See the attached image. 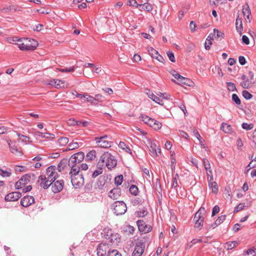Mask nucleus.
I'll return each mask as SVG.
<instances>
[{"instance_id":"obj_8","label":"nucleus","mask_w":256,"mask_h":256,"mask_svg":"<svg viewBox=\"0 0 256 256\" xmlns=\"http://www.w3.org/2000/svg\"><path fill=\"white\" fill-rule=\"evenodd\" d=\"M104 236L108 242L112 243L118 244L120 241V234L118 233L113 232L112 230H108L105 232Z\"/></svg>"},{"instance_id":"obj_19","label":"nucleus","mask_w":256,"mask_h":256,"mask_svg":"<svg viewBox=\"0 0 256 256\" xmlns=\"http://www.w3.org/2000/svg\"><path fill=\"white\" fill-rule=\"evenodd\" d=\"M194 135L196 138L198 140L200 145L206 150L208 148L205 144L204 140L201 137L198 131L194 128L193 130Z\"/></svg>"},{"instance_id":"obj_40","label":"nucleus","mask_w":256,"mask_h":256,"mask_svg":"<svg viewBox=\"0 0 256 256\" xmlns=\"http://www.w3.org/2000/svg\"><path fill=\"white\" fill-rule=\"evenodd\" d=\"M130 193L134 196H137L138 194V189L135 185H132L129 189Z\"/></svg>"},{"instance_id":"obj_52","label":"nucleus","mask_w":256,"mask_h":256,"mask_svg":"<svg viewBox=\"0 0 256 256\" xmlns=\"http://www.w3.org/2000/svg\"><path fill=\"white\" fill-rule=\"evenodd\" d=\"M130 202H131V204L134 206H136L138 204H141L142 199L140 198H134L131 199Z\"/></svg>"},{"instance_id":"obj_42","label":"nucleus","mask_w":256,"mask_h":256,"mask_svg":"<svg viewBox=\"0 0 256 256\" xmlns=\"http://www.w3.org/2000/svg\"><path fill=\"white\" fill-rule=\"evenodd\" d=\"M123 182L122 175H118L114 178V184L116 186H120Z\"/></svg>"},{"instance_id":"obj_57","label":"nucleus","mask_w":256,"mask_h":256,"mask_svg":"<svg viewBox=\"0 0 256 256\" xmlns=\"http://www.w3.org/2000/svg\"><path fill=\"white\" fill-rule=\"evenodd\" d=\"M136 213L138 217H144L148 214V212L146 209H142L137 211Z\"/></svg>"},{"instance_id":"obj_53","label":"nucleus","mask_w":256,"mask_h":256,"mask_svg":"<svg viewBox=\"0 0 256 256\" xmlns=\"http://www.w3.org/2000/svg\"><path fill=\"white\" fill-rule=\"evenodd\" d=\"M232 100L237 105H240L241 104V101L238 96L234 94H232Z\"/></svg>"},{"instance_id":"obj_37","label":"nucleus","mask_w":256,"mask_h":256,"mask_svg":"<svg viewBox=\"0 0 256 256\" xmlns=\"http://www.w3.org/2000/svg\"><path fill=\"white\" fill-rule=\"evenodd\" d=\"M83 98H86V102H90L92 104L96 105V100L94 99V97L89 96L87 94H84Z\"/></svg>"},{"instance_id":"obj_11","label":"nucleus","mask_w":256,"mask_h":256,"mask_svg":"<svg viewBox=\"0 0 256 256\" xmlns=\"http://www.w3.org/2000/svg\"><path fill=\"white\" fill-rule=\"evenodd\" d=\"M136 224L138 230L144 234L148 233L150 232L152 230V226L146 224L143 220H138L136 222Z\"/></svg>"},{"instance_id":"obj_26","label":"nucleus","mask_w":256,"mask_h":256,"mask_svg":"<svg viewBox=\"0 0 256 256\" xmlns=\"http://www.w3.org/2000/svg\"><path fill=\"white\" fill-rule=\"evenodd\" d=\"M96 152L94 150L90 151L86 156V160L87 162L92 161L96 158Z\"/></svg>"},{"instance_id":"obj_24","label":"nucleus","mask_w":256,"mask_h":256,"mask_svg":"<svg viewBox=\"0 0 256 256\" xmlns=\"http://www.w3.org/2000/svg\"><path fill=\"white\" fill-rule=\"evenodd\" d=\"M106 246L100 244L97 248L98 256H107L108 253L105 250Z\"/></svg>"},{"instance_id":"obj_23","label":"nucleus","mask_w":256,"mask_h":256,"mask_svg":"<svg viewBox=\"0 0 256 256\" xmlns=\"http://www.w3.org/2000/svg\"><path fill=\"white\" fill-rule=\"evenodd\" d=\"M220 128L226 134H231L233 132L232 126L225 122L222 123Z\"/></svg>"},{"instance_id":"obj_47","label":"nucleus","mask_w":256,"mask_h":256,"mask_svg":"<svg viewBox=\"0 0 256 256\" xmlns=\"http://www.w3.org/2000/svg\"><path fill=\"white\" fill-rule=\"evenodd\" d=\"M20 180H22V182L25 183V185H26L30 182L31 176L28 174H26L21 178Z\"/></svg>"},{"instance_id":"obj_2","label":"nucleus","mask_w":256,"mask_h":256,"mask_svg":"<svg viewBox=\"0 0 256 256\" xmlns=\"http://www.w3.org/2000/svg\"><path fill=\"white\" fill-rule=\"evenodd\" d=\"M16 42V44L22 51H34L38 46L37 41L32 38H21Z\"/></svg>"},{"instance_id":"obj_29","label":"nucleus","mask_w":256,"mask_h":256,"mask_svg":"<svg viewBox=\"0 0 256 256\" xmlns=\"http://www.w3.org/2000/svg\"><path fill=\"white\" fill-rule=\"evenodd\" d=\"M213 39H214L213 34H210L208 36L206 40V41L205 42V44H204V47L206 50H208L210 49V46L212 44V40H213Z\"/></svg>"},{"instance_id":"obj_58","label":"nucleus","mask_w":256,"mask_h":256,"mask_svg":"<svg viewBox=\"0 0 256 256\" xmlns=\"http://www.w3.org/2000/svg\"><path fill=\"white\" fill-rule=\"evenodd\" d=\"M140 4L137 2V1H127L126 5L138 8L140 10Z\"/></svg>"},{"instance_id":"obj_38","label":"nucleus","mask_w":256,"mask_h":256,"mask_svg":"<svg viewBox=\"0 0 256 256\" xmlns=\"http://www.w3.org/2000/svg\"><path fill=\"white\" fill-rule=\"evenodd\" d=\"M214 34L213 36H214L215 38H220V40L223 38L224 37V33L218 30L216 28L214 29Z\"/></svg>"},{"instance_id":"obj_49","label":"nucleus","mask_w":256,"mask_h":256,"mask_svg":"<svg viewBox=\"0 0 256 256\" xmlns=\"http://www.w3.org/2000/svg\"><path fill=\"white\" fill-rule=\"evenodd\" d=\"M176 160L175 157L173 156V154L171 155V169L174 172V170L176 169Z\"/></svg>"},{"instance_id":"obj_45","label":"nucleus","mask_w":256,"mask_h":256,"mask_svg":"<svg viewBox=\"0 0 256 256\" xmlns=\"http://www.w3.org/2000/svg\"><path fill=\"white\" fill-rule=\"evenodd\" d=\"M94 99L96 100V105H97L98 102H102L105 100L104 97L100 94H96L94 96Z\"/></svg>"},{"instance_id":"obj_30","label":"nucleus","mask_w":256,"mask_h":256,"mask_svg":"<svg viewBox=\"0 0 256 256\" xmlns=\"http://www.w3.org/2000/svg\"><path fill=\"white\" fill-rule=\"evenodd\" d=\"M148 97L155 102L160 105L163 104V100L160 98L155 96L152 92H150L148 94Z\"/></svg>"},{"instance_id":"obj_21","label":"nucleus","mask_w":256,"mask_h":256,"mask_svg":"<svg viewBox=\"0 0 256 256\" xmlns=\"http://www.w3.org/2000/svg\"><path fill=\"white\" fill-rule=\"evenodd\" d=\"M49 84L57 88H62L64 86V83L62 80H52Z\"/></svg>"},{"instance_id":"obj_16","label":"nucleus","mask_w":256,"mask_h":256,"mask_svg":"<svg viewBox=\"0 0 256 256\" xmlns=\"http://www.w3.org/2000/svg\"><path fill=\"white\" fill-rule=\"evenodd\" d=\"M75 157L76 156H72L68 161V165L70 167V170H72L73 168L80 169V163H78V160Z\"/></svg>"},{"instance_id":"obj_54","label":"nucleus","mask_w":256,"mask_h":256,"mask_svg":"<svg viewBox=\"0 0 256 256\" xmlns=\"http://www.w3.org/2000/svg\"><path fill=\"white\" fill-rule=\"evenodd\" d=\"M79 146L78 144L76 142H72L69 144L67 148L68 150H72L78 148Z\"/></svg>"},{"instance_id":"obj_32","label":"nucleus","mask_w":256,"mask_h":256,"mask_svg":"<svg viewBox=\"0 0 256 256\" xmlns=\"http://www.w3.org/2000/svg\"><path fill=\"white\" fill-rule=\"evenodd\" d=\"M242 13L244 16H246L248 19H249L250 16L251 14V12L247 4L243 6Z\"/></svg>"},{"instance_id":"obj_63","label":"nucleus","mask_w":256,"mask_h":256,"mask_svg":"<svg viewBox=\"0 0 256 256\" xmlns=\"http://www.w3.org/2000/svg\"><path fill=\"white\" fill-rule=\"evenodd\" d=\"M134 230L135 229L134 226L130 225H128L126 226L124 231L126 232H128L130 234H132L134 232Z\"/></svg>"},{"instance_id":"obj_44","label":"nucleus","mask_w":256,"mask_h":256,"mask_svg":"<svg viewBox=\"0 0 256 256\" xmlns=\"http://www.w3.org/2000/svg\"><path fill=\"white\" fill-rule=\"evenodd\" d=\"M107 256H122V254L118 250H112L108 252Z\"/></svg>"},{"instance_id":"obj_55","label":"nucleus","mask_w":256,"mask_h":256,"mask_svg":"<svg viewBox=\"0 0 256 256\" xmlns=\"http://www.w3.org/2000/svg\"><path fill=\"white\" fill-rule=\"evenodd\" d=\"M102 172V169L101 168H99L94 171L92 174V177L95 178Z\"/></svg>"},{"instance_id":"obj_17","label":"nucleus","mask_w":256,"mask_h":256,"mask_svg":"<svg viewBox=\"0 0 256 256\" xmlns=\"http://www.w3.org/2000/svg\"><path fill=\"white\" fill-rule=\"evenodd\" d=\"M7 143L9 146L11 152L14 154H22V150L20 148H18L16 146L15 143H12L10 140H8Z\"/></svg>"},{"instance_id":"obj_5","label":"nucleus","mask_w":256,"mask_h":256,"mask_svg":"<svg viewBox=\"0 0 256 256\" xmlns=\"http://www.w3.org/2000/svg\"><path fill=\"white\" fill-rule=\"evenodd\" d=\"M206 212V210L204 207L201 206V208L197 211L195 214L194 221L195 222L194 227L198 228H200L203 226L204 217V215Z\"/></svg>"},{"instance_id":"obj_25","label":"nucleus","mask_w":256,"mask_h":256,"mask_svg":"<svg viewBox=\"0 0 256 256\" xmlns=\"http://www.w3.org/2000/svg\"><path fill=\"white\" fill-rule=\"evenodd\" d=\"M178 84H181L189 86H193L194 82L189 78L182 76V78L179 80Z\"/></svg>"},{"instance_id":"obj_46","label":"nucleus","mask_w":256,"mask_h":256,"mask_svg":"<svg viewBox=\"0 0 256 256\" xmlns=\"http://www.w3.org/2000/svg\"><path fill=\"white\" fill-rule=\"evenodd\" d=\"M226 86H227L228 90L229 91L234 92V91L236 90V85L234 83L232 82H227Z\"/></svg>"},{"instance_id":"obj_18","label":"nucleus","mask_w":256,"mask_h":256,"mask_svg":"<svg viewBox=\"0 0 256 256\" xmlns=\"http://www.w3.org/2000/svg\"><path fill=\"white\" fill-rule=\"evenodd\" d=\"M107 178V176H101L99 177L96 183V186L99 190H102L104 188Z\"/></svg>"},{"instance_id":"obj_6","label":"nucleus","mask_w":256,"mask_h":256,"mask_svg":"<svg viewBox=\"0 0 256 256\" xmlns=\"http://www.w3.org/2000/svg\"><path fill=\"white\" fill-rule=\"evenodd\" d=\"M114 212L116 215H122L124 214L127 210L126 204L123 201H116L112 206Z\"/></svg>"},{"instance_id":"obj_39","label":"nucleus","mask_w":256,"mask_h":256,"mask_svg":"<svg viewBox=\"0 0 256 256\" xmlns=\"http://www.w3.org/2000/svg\"><path fill=\"white\" fill-rule=\"evenodd\" d=\"M68 142V139L66 137H61L58 140V144L60 146H66Z\"/></svg>"},{"instance_id":"obj_36","label":"nucleus","mask_w":256,"mask_h":256,"mask_svg":"<svg viewBox=\"0 0 256 256\" xmlns=\"http://www.w3.org/2000/svg\"><path fill=\"white\" fill-rule=\"evenodd\" d=\"M139 119L142 120L145 124L149 125V122L151 121L152 118L147 116L144 114H141L139 116Z\"/></svg>"},{"instance_id":"obj_51","label":"nucleus","mask_w":256,"mask_h":256,"mask_svg":"<svg viewBox=\"0 0 256 256\" xmlns=\"http://www.w3.org/2000/svg\"><path fill=\"white\" fill-rule=\"evenodd\" d=\"M14 186H15L16 189L20 190V189L22 188V187H24L26 185H25V183H24L22 182V180L20 179L19 180H18V182H16Z\"/></svg>"},{"instance_id":"obj_14","label":"nucleus","mask_w":256,"mask_h":256,"mask_svg":"<svg viewBox=\"0 0 256 256\" xmlns=\"http://www.w3.org/2000/svg\"><path fill=\"white\" fill-rule=\"evenodd\" d=\"M21 193L18 192H14L8 194L5 196V200L6 202H14L18 200L21 196Z\"/></svg>"},{"instance_id":"obj_10","label":"nucleus","mask_w":256,"mask_h":256,"mask_svg":"<svg viewBox=\"0 0 256 256\" xmlns=\"http://www.w3.org/2000/svg\"><path fill=\"white\" fill-rule=\"evenodd\" d=\"M52 182V184L50 186L53 192L56 194L62 190L64 186V182L63 180H55Z\"/></svg>"},{"instance_id":"obj_64","label":"nucleus","mask_w":256,"mask_h":256,"mask_svg":"<svg viewBox=\"0 0 256 256\" xmlns=\"http://www.w3.org/2000/svg\"><path fill=\"white\" fill-rule=\"evenodd\" d=\"M240 86L244 88H248L250 87V82L249 80L247 79L246 80L242 82Z\"/></svg>"},{"instance_id":"obj_15","label":"nucleus","mask_w":256,"mask_h":256,"mask_svg":"<svg viewBox=\"0 0 256 256\" xmlns=\"http://www.w3.org/2000/svg\"><path fill=\"white\" fill-rule=\"evenodd\" d=\"M120 195L121 190L119 188H114L108 193V196L114 200L118 199Z\"/></svg>"},{"instance_id":"obj_60","label":"nucleus","mask_w":256,"mask_h":256,"mask_svg":"<svg viewBox=\"0 0 256 256\" xmlns=\"http://www.w3.org/2000/svg\"><path fill=\"white\" fill-rule=\"evenodd\" d=\"M202 162L206 170H208L211 169L210 162L208 159L204 158Z\"/></svg>"},{"instance_id":"obj_27","label":"nucleus","mask_w":256,"mask_h":256,"mask_svg":"<svg viewBox=\"0 0 256 256\" xmlns=\"http://www.w3.org/2000/svg\"><path fill=\"white\" fill-rule=\"evenodd\" d=\"M236 26L237 32L241 35L243 29L242 19L237 18L236 21Z\"/></svg>"},{"instance_id":"obj_3","label":"nucleus","mask_w":256,"mask_h":256,"mask_svg":"<svg viewBox=\"0 0 256 256\" xmlns=\"http://www.w3.org/2000/svg\"><path fill=\"white\" fill-rule=\"evenodd\" d=\"M71 182L75 188L82 187L84 184V178L83 174L80 172V168H72L69 173Z\"/></svg>"},{"instance_id":"obj_41","label":"nucleus","mask_w":256,"mask_h":256,"mask_svg":"<svg viewBox=\"0 0 256 256\" xmlns=\"http://www.w3.org/2000/svg\"><path fill=\"white\" fill-rule=\"evenodd\" d=\"M73 155L76 156V159H77L78 163H80L84 158V154L83 152H80L74 154Z\"/></svg>"},{"instance_id":"obj_13","label":"nucleus","mask_w":256,"mask_h":256,"mask_svg":"<svg viewBox=\"0 0 256 256\" xmlns=\"http://www.w3.org/2000/svg\"><path fill=\"white\" fill-rule=\"evenodd\" d=\"M34 202V198L32 196H26L20 200V204L22 206L28 207Z\"/></svg>"},{"instance_id":"obj_33","label":"nucleus","mask_w":256,"mask_h":256,"mask_svg":"<svg viewBox=\"0 0 256 256\" xmlns=\"http://www.w3.org/2000/svg\"><path fill=\"white\" fill-rule=\"evenodd\" d=\"M208 186L210 188H212V192L216 194L218 192V188L216 182H214V180H212V181H208Z\"/></svg>"},{"instance_id":"obj_34","label":"nucleus","mask_w":256,"mask_h":256,"mask_svg":"<svg viewBox=\"0 0 256 256\" xmlns=\"http://www.w3.org/2000/svg\"><path fill=\"white\" fill-rule=\"evenodd\" d=\"M67 164V160L63 159L58 164V170L60 172H62L66 166Z\"/></svg>"},{"instance_id":"obj_62","label":"nucleus","mask_w":256,"mask_h":256,"mask_svg":"<svg viewBox=\"0 0 256 256\" xmlns=\"http://www.w3.org/2000/svg\"><path fill=\"white\" fill-rule=\"evenodd\" d=\"M179 178L178 174H176L175 176L173 178L172 182V186L176 188L178 186V180Z\"/></svg>"},{"instance_id":"obj_12","label":"nucleus","mask_w":256,"mask_h":256,"mask_svg":"<svg viewBox=\"0 0 256 256\" xmlns=\"http://www.w3.org/2000/svg\"><path fill=\"white\" fill-rule=\"evenodd\" d=\"M148 52L149 54L153 58H156L160 62L164 63V58L159 54L158 52L153 48H148Z\"/></svg>"},{"instance_id":"obj_7","label":"nucleus","mask_w":256,"mask_h":256,"mask_svg":"<svg viewBox=\"0 0 256 256\" xmlns=\"http://www.w3.org/2000/svg\"><path fill=\"white\" fill-rule=\"evenodd\" d=\"M145 248V241L138 240L136 243L132 256H142Z\"/></svg>"},{"instance_id":"obj_48","label":"nucleus","mask_w":256,"mask_h":256,"mask_svg":"<svg viewBox=\"0 0 256 256\" xmlns=\"http://www.w3.org/2000/svg\"><path fill=\"white\" fill-rule=\"evenodd\" d=\"M242 95L247 100H250L252 97V95L246 90H244L242 92Z\"/></svg>"},{"instance_id":"obj_35","label":"nucleus","mask_w":256,"mask_h":256,"mask_svg":"<svg viewBox=\"0 0 256 256\" xmlns=\"http://www.w3.org/2000/svg\"><path fill=\"white\" fill-rule=\"evenodd\" d=\"M118 146L119 148H121L122 149L124 150H125V151L126 152H128L130 154H132L130 147L128 146L124 142H120Z\"/></svg>"},{"instance_id":"obj_59","label":"nucleus","mask_w":256,"mask_h":256,"mask_svg":"<svg viewBox=\"0 0 256 256\" xmlns=\"http://www.w3.org/2000/svg\"><path fill=\"white\" fill-rule=\"evenodd\" d=\"M42 134V138H46L48 139L52 140L54 138L55 136L54 134H50L48 132H43Z\"/></svg>"},{"instance_id":"obj_9","label":"nucleus","mask_w":256,"mask_h":256,"mask_svg":"<svg viewBox=\"0 0 256 256\" xmlns=\"http://www.w3.org/2000/svg\"><path fill=\"white\" fill-rule=\"evenodd\" d=\"M157 142L150 139L147 140V144L149 145V150L152 156H158V153H160V148L156 144Z\"/></svg>"},{"instance_id":"obj_56","label":"nucleus","mask_w":256,"mask_h":256,"mask_svg":"<svg viewBox=\"0 0 256 256\" xmlns=\"http://www.w3.org/2000/svg\"><path fill=\"white\" fill-rule=\"evenodd\" d=\"M242 127L244 130H250L254 128V125L252 124H248L246 122H244L242 124Z\"/></svg>"},{"instance_id":"obj_4","label":"nucleus","mask_w":256,"mask_h":256,"mask_svg":"<svg viewBox=\"0 0 256 256\" xmlns=\"http://www.w3.org/2000/svg\"><path fill=\"white\" fill-rule=\"evenodd\" d=\"M105 163L108 169H111L116 166V160L114 157L108 152H104L100 158L99 163Z\"/></svg>"},{"instance_id":"obj_20","label":"nucleus","mask_w":256,"mask_h":256,"mask_svg":"<svg viewBox=\"0 0 256 256\" xmlns=\"http://www.w3.org/2000/svg\"><path fill=\"white\" fill-rule=\"evenodd\" d=\"M149 126L155 130H158L161 128L162 124L158 121L152 118L151 121L149 122Z\"/></svg>"},{"instance_id":"obj_28","label":"nucleus","mask_w":256,"mask_h":256,"mask_svg":"<svg viewBox=\"0 0 256 256\" xmlns=\"http://www.w3.org/2000/svg\"><path fill=\"white\" fill-rule=\"evenodd\" d=\"M152 6L151 4H149L148 2L143 4H140V10H145L148 12L152 11Z\"/></svg>"},{"instance_id":"obj_43","label":"nucleus","mask_w":256,"mask_h":256,"mask_svg":"<svg viewBox=\"0 0 256 256\" xmlns=\"http://www.w3.org/2000/svg\"><path fill=\"white\" fill-rule=\"evenodd\" d=\"M228 250H232L236 246L238 242L236 241L229 242L226 243Z\"/></svg>"},{"instance_id":"obj_31","label":"nucleus","mask_w":256,"mask_h":256,"mask_svg":"<svg viewBox=\"0 0 256 256\" xmlns=\"http://www.w3.org/2000/svg\"><path fill=\"white\" fill-rule=\"evenodd\" d=\"M17 135L18 137V142H24L25 144H28L30 142V138L28 136L22 135L20 133H18Z\"/></svg>"},{"instance_id":"obj_61","label":"nucleus","mask_w":256,"mask_h":256,"mask_svg":"<svg viewBox=\"0 0 256 256\" xmlns=\"http://www.w3.org/2000/svg\"><path fill=\"white\" fill-rule=\"evenodd\" d=\"M167 56L169 58V60L173 62H176V59L174 57V54L172 51H168L167 52Z\"/></svg>"},{"instance_id":"obj_22","label":"nucleus","mask_w":256,"mask_h":256,"mask_svg":"<svg viewBox=\"0 0 256 256\" xmlns=\"http://www.w3.org/2000/svg\"><path fill=\"white\" fill-rule=\"evenodd\" d=\"M96 143L100 147L103 148H108L111 146V142H110L106 140H94Z\"/></svg>"},{"instance_id":"obj_50","label":"nucleus","mask_w":256,"mask_h":256,"mask_svg":"<svg viewBox=\"0 0 256 256\" xmlns=\"http://www.w3.org/2000/svg\"><path fill=\"white\" fill-rule=\"evenodd\" d=\"M226 218V215H221L219 216L218 218L216 220L215 222L216 223V224L219 226L220 224H221L222 222H223Z\"/></svg>"},{"instance_id":"obj_1","label":"nucleus","mask_w":256,"mask_h":256,"mask_svg":"<svg viewBox=\"0 0 256 256\" xmlns=\"http://www.w3.org/2000/svg\"><path fill=\"white\" fill-rule=\"evenodd\" d=\"M56 167L55 166H48L46 172V174L39 176L38 182L40 186L44 189L48 188L54 182L58 177V174L56 172Z\"/></svg>"}]
</instances>
